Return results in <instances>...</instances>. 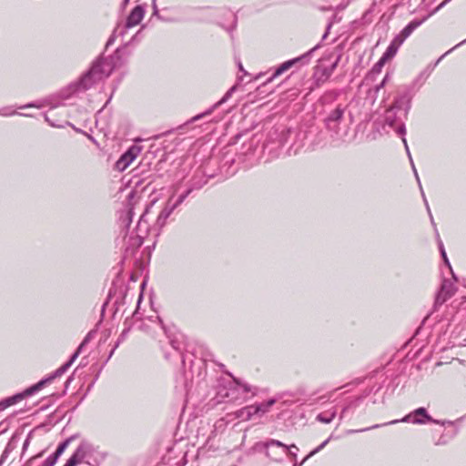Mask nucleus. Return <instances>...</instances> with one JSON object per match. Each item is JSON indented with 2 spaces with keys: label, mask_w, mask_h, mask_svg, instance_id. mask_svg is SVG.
I'll return each mask as SVG.
<instances>
[{
  "label": "nucleus",
  "mask_w": 466,
  "mask_h": 466,
  "mask_svg": "<svg viewBox=\"0 0 466 466\" xmlns=\"http://www.w3.org/2000/svg\"><path fill=\"white\" fill-rule=\"evenodd\" d=\"M128 56L129 54L126 53L125 48H118L109 57L99 56L76 83V91L88 90L107 78L114 69L121 67L127 62Z\"/></svg>",
  "instance_id": "nucleus-1"
},
{
  "label": "nucleus",
  "mask_w": 466,
  "mask_h": 466,
  "mask_svg": "<svg viewBox=\"0 0 466 466\" xmlns=\"http://www.w3.org/2000/svg\"><path fill=\"white\" fill-rule=\"evenodd\" d=\"M86 339L80 344L77 350L71 356L70 360L66 361L64 365H62L60 368H58L53 374H51L49 377L41 380L36 384L33 385L32 387L26 389L23 393L16 394L13 397L7 398L3 402L0 403L3 408L9 407L11 405L15 404L17 401L21 400L25 396H30L34 394L35 392L41 390L46 384L51 382L54 379L60 377L62 374H64L68 368L74 363V361L77 359L83 346L86 342Z\"/></svg>",
  "instance_id": "nucleus-2"
},
{
  "label": "nucleus",
  "mask_w": 466,
  "mask_h": 466,
  "mask_svg": "<svg viewBox=\"0 0 466 466\" xmlns=\"http://www.w3.org/2000/svg\"><path fill=\"white\" fill-rule=\"evenodd\" d=\"M97 453V448L93 443L83 440L64 466H77L81 463L96 466L98 464Z\"/></svg>",
  "instance_id": "nucleus-3"
},
{
  "label": "nucleus",
  "mask_w": 466,
  "mask_h": 466,
  "mask_svg": "<svg viewBox=\"0 0 466 466\" xmlns=\"http://www.w3.org/2000/svg\"><path fill=\"white\" fill-rule=\"evenodd\" d=\"M248 393H251L252 396H255L257 394V389L241 382L239 380L234 379V381L230 383L229 389L224 396L229 399L230 401H245L247 400L246 394Z\"/></svg>",
  "instance_id": "nucleus-4"
},
{
  "label": "nucleus",
  "mask_w": 466,
  "mask_h": 466,
  "mask_svg": "<svg viewBox=\"0 0 466 466\" xmlns=\"http://www.w3.org/2000/svg\"><path fill=\"white\" fill-rule=\"evenodd\" d=\"M410 422L413 424H425L427 422L441 423L439 420L432 419L423 407L414 410L412 412L404 416L401 420H394L384 425L396 424L398 422Z\"/></svg>",
  "instance_id": "nucleus-5"
},
{
  "label": "nucleus",
  "mask_w": 466,
  "mask_h": 466,
  "mask_svg": "<svg viewBox=\"0 0 466 466\" xmlns=\"http://www.w3.org/2000/svg\"><path fill=\"white\" fill-rule=\"evenodd\" d=\"M192 189H187L184 194L180 195L178 198L172 203V198L168 199V201L166 204V207L163 208V210L158 215L156 226L158 228H162L166 223L169 216L172 214V212L177 208L185 199L191 193Z\"/></svg>",
  "instance_id": "nucleus-6"
},
{
  "label": "nucleus",
  "mask_w": 466,
  "mask_h": 466,
  "mask_svg": "<svg viewBox=\"0 0 466 466\" xmlns=\"http://www.w3.org/2000/svg\"><path fill=\"white\" fill-rule=\"evenodd\" d=\"M142 147L137 145L131 146L127 152H125L120 158L116 162L115 168L118 171L126 170L129 165L136 159L141 153Z\"/></svg>",
  "instance_id": "nucleus-7"
},
{
  "label": "nucleus",
  "mask_w": 466,
  "mask_h": 466,
  "mask_svg": "<svg viewBox=\"0 0 466 466\" xmlns=\"http://www.w3.org/2000/svg\"><path fill=\"white\" fill-rule=\"evenodd\" d=\"M457 290L454 283L449 279H443L441 289L436 295L434 307L442 305L446 300L451 298Z\"/></svg>",
  "instance_id": "nucleus-8"
},
{
  "label": "nucleus",
  "mask_w": 466,
  "mask_h": 466,
  "mask_svg": "<svg viewBox=\"0 0 466 466\" xmlns=\"http://www.w3.org/2000/svg\"><path fill=\"white\" fill-rule=\"evenodd\" d=\"M319 46H320V45L318 44L313 48H311L309 51L303 54L302 56L284 62L275 70L274 74L272 75L271 77L268 78V82L272 81L275 77H277V76H280L281 74H283L284 72L288 71L289 68H291V66H293L295 64L299 63V61L308 59L313 52H315L317 49L319 48Z\"/></svg>",
  "instance_id": "nucleus-9"
},
{
  "label": "nucleus",
  "mask_w": 466,
  "mask_h": 466,
  "mask_svg": "<svg viewBox=\"0 0 466 466\" xmlns=\"http://www.w3.org/2000/svg\"><path fill=\"white\" fill-rule=\"evenodd\" d=\"M236 89H237V86H233L231 88H229L227 91V93L223 96V97L218 102L214 104L207 111L193 116L187 123H194V122L203 118L206 116L211 115L215 111V109H217L222 104L226 103L231 97L232 94L236 91Z\"/></svg>",
  "instance_id": "nucleus-10"
},
{
  "label": "nucleus",
  "mask_w": 466,
  "mask_h": 466,
  "mask_svg": "<svg viewBox=\"0 0 466 466\" xmlns=\"http://www.w3.org/2000/svg\"><path fill=\"white\" fill-rule=\"evenodd\" d=\"M145 15V9L141 5H137L127 16L125 28H131L137 25Z\"/></svg>",
  "instance_id": "nucleus-11"
},
{
  "label": "nucleus",
  "mask_w": 466,
  "mask_h": 466,
  "mask_svg": "<svg viewBox=\"0 0 466 466\" xmlns=\"http://www.w3.org/2000/svg\"><path fill=\"white\" fill-rule=\"evenodd\" d=\"M410 103H411V97L409 94H404L398 97L394 104L390 106L391 108H394L395 110H400L404 108V115L407 116L410 109Z\"/></svg>",
  "instance_id": "nucleus-12"
},
{
  "label": "nucleus",
  "mask_w": 466,
  "mask_h": 466,
  "mask_svg": "<svg viewBox=\"0 0 466 466\" xmlns=\"http://www.w3.org/2000/svg\"><path fill=\"white\" fill-rule=\"evenodd\" d=\"M396 122H397L396 110L391 107L388 108L385 112L384 125L382 126V129L386 133H388L389 131L385 130L386 126H388L389 127H390L396 131V129L398 128V127H395Z\"/></svg>",
  "instance_id": "nucleus-13"
},
{
  "label": "nucleus",
  "mask_w": 466,
  "mask_h": 466,
  "mask_svg": "<svg viewBox=\"0 0 466 466\" xmlns=\"http://www.w3.org/2000/svg\"><path fill=\"white\" fill-rule=\"evenodd\" d=\"M276 403L275 399H269L268 400L265 402H261L259 404H254L253 407V413L254 415H258L261 417L262 415L268 412L269 409Z\"/></svg>",
  "instance_id": "nucleus-14"
},
{
  "label": "nucleus",
  "mask_w": 466,
  "mask_h": 466,
  "mask_svg": "<svg viewBox=\"0 0 466 466\" xmlns=\"http://www.w3.org/2000/svg\"><path fill=\"white\" fill-rule=\"evenodd\" d=\"M427 19V16L423 17L422 19H415L411 22H410L401 31L400 35L407 39L411 33L419 27L425 20Z\"/></svg>",
  "instance_id": "nucleus-15"
},
{
  "label": "nucleus",
  "mask_w": 466,
  "mask_h": 466,
  "mask_svg": "<svg viewBox=\"0 0 466 466\" xmlns=\"http://www.w3.org/2000/svg\"><path fill=\"white\" fill-rule=\"evenodd\" d=\"M235 419H240L242 420H250L254 415L253 413V407L252 405L246 406L236 412L233 413Z\"/></svg>",
  "instance_id": "nucleus-16"
},
{
  "label": "nucleus",
  "mask_w": 466,
  "mask_h": 466,
  "mask_svg": "<svg viewBox=\"0 0 466 466\" xmlns=\"http://www.w3.org/2000/svg\"><path fill=\"white\" fill-rule=\"evenodd\" d=\"M396 133L401 137V139H402V142L404 144V147H405V150H406V153L408 155V157L410 159V162L413 161L412 160V157H411V155H410V149H409V147H408V143H407V140L405 138V135H406V127H405V124L403 122H401L399 126H398V128L396 129Z\"/></svg>",
  "instance_id": "nucleus-17"
},
{
  "label": "nucleus",
  "mask_w": 466,
  "mask_h": 466,
  "mask_svg": "<svg viewBox=\"0 0 466 466\" xmlns=\"http://www.w3.org/2000/svg\"><path fill=\"white\" fill-rule=\"evenodd\" d=\"M16 441L14 438H12L5 446L1 457H0V466L4 464L9 454L16 448Z\"/></svg>",
  "instance_id": "nucleus-18"
},
{
  "label": "nucleus",
  "mask_w": 466,
  "mask_h": 466,
  "mask_svg": "<svg viewBox=\"0 0 466 466\" xmlns=\"http://www.w3.org/2000/svg\"><path fill=\"white\" fill-rule=\"evenodd\" d=\"M76 438V435H72L66 439L63 442H61L56 451L53 453L54 456L58 460V458L63 454L68 445Z\"/></svg>",
  "instance_id": "nucleus-19"
},
{
  "label": "nucleus",
  "mask_w": 466,
  "mask_h": 466,
  "mask_svg": "<svg viewBox=\"0 0 466 466\" xmlns=\"http://www.w3.org/2000/svg\"><path fill=\"white\" fill-rule=\"evenodd\" d=\"M438 239V247H439V249H440V252H441V258L445 263V265L450 268L451 274H452V278L453 279L456 281L457 280V277L455 276V274L453 273L452 271V268H451V263L449 261V258L447 257V254H446V251H445V248H444V246H443V243L442 241L441 240V238H437Z\"/></svg>",
  "instance_id": "nucleus-20"
},
{
  "label": "nucleus",
  "mask_w": 466,
  "mask_h": 466,
  "mask_svg": "<svg viewBox=\"0 0 466 466\" xmlns=\"http://www.w3.org/2000/svg\"><path fill=\"white\" fill-rule=\"evenodd\" d=\"M372 390H373V388H370V390H365L361 394L351 398V409L353 407L360 406Z\"/></svg>",
  "instance_id": "nucleus-21"
},
{
  "label": "nucleus",
  "mask_w": 466,
  "mask_h": 466,
  "mask_svg": "<svg viewBox=\"0 0 466 466\" xmlns=\"http://www.w3.org/2000/svg\"><path fill=\"white\" fill-rule=\"evenodd\" d=\"M330 438L327 439L326 441H324L320 445H319L316 449H314L313 451H311L305 458L304 460L298 463V462H294L293 466H301L309 458L312 457L313 455H315L316 453H318L319 451H320L329 441Z\"/></svg>",
  "instance_id": "nucleus-22"
},
{
  "label": "nucleus",
  "mask_w": 466,
  "mask_h": 466,
  "mask_svg": "<svg viewBox=\"0 0 466 466\" xmlns=\"http://www.w3.org/2000/svg\"><path fill=\"white\" fill-rule=\"evenodd\" d=\"M270 446H278V447H281L283 449H295L296 451H299V448L295 444H291V445L288 446V445L282 443L281 441H279L278 440H274V439L268 440L265 443L266 448H268Z\"/></svg>",
  "instance_id": "nucleus-23"
},
{
  "label": "nucleus",
  "mask_w": 466,
  "mask_h": 466,
  "mask_svg": "<svg viewBox=\"0 0 466 466\" xmlns=\"http://www.w3.org/2000/svg\"><path fill=\"white\" fill-rule=\"evenodd\" d=\"M342 115H343V111L339 108H337L336 110H334L328 117L327 119V122H328V126L329 127H331V124L338 121L339 119H340L342 117Z\"/></svg>",
  "instance_id": "nucleus-24"
},
{
  "label": "nucleus",
  "mask_w": 466,
  "mask_h": 466,
  "mask_svg": "<svg viewBox=\"0 0 466 466\" xmlns=\"http://www.w3.org/2000/svg\"><path fill=\"white\" fill-rule=\"evenodd\" d=\"M399 47L394 46L393 44H390L384 54L381 57H383L386 61L391 59L398 52Z\"/></svg>",
  "instance_id": "nucleus-25"
},
{
  "label": "nucleus",
  "mask_w": 466,
  "mask_h": 466,
  "mask_svg": "<svg viewBox=\"0 0 466 466\" xmlns=\"http://www.w3.org/2000/svg\"><path fill=\"white\" fill-rule=\"evenodd\" d=\"M334 417H335L334 411L331 413L322 412L318 415L317 420L322 423H329L333 420Z\"/></svg>",
  "instance_id": "nucleus-26"
},
{
  "label": "nucleus",
  "mask_w": 466,
  "mask_h": 466,
  "mask_svg": "<svg viewBox=\"0 0 466 466\" xmlns=\"http://www.w3.org/2000/svg\"><path fill=\"white\" fill-rule=\"evenodd\" d=\"M133 214L134 213L132 208H128L127 210L125 211L124 215L121 216L122 222L123 224L126 225V227H128L130 225Z\"/></svg>",
  "instance_id": "nucleus-27"
},
{
  "label": "nucleus",
  "mask_w": 466,
  "mask_h": 466,
  "mask_svg": "<svg viewBox=\"0 0 466 466\" xmlns=\"http://www.w3.org/2000/svg\"><path fill=\"white\" fill-rule=\"evenodd\" d=\"M340 19H341V18H340V17H338V15H336V14L332 15V19H331V20L328 23V25H327L326 31H325V33H324V35H323V36H322V40L326 39V37L328 36V35H329V30H330V28H331L332 25H333L335 22H339V21H340Z\"/></svg>",
  "instance_id": "nucleus-28"
},
{
  "label": "nucleus",
  "mask_w": 466,
  "mask_h": 466,
  "mask_svg": "<svg viewBox=\"0 0 466 466\" xmlns=\"http://www.w3.org/2000/svg\"><path fill=\"white\" fill-rule=\"evenodd\" d=\"M385 63H386V60L383 57H380V59L374 65V66L371 70V73L379 74Z\"/></svg>",
  "instance_id": "nucleus-29"
},
{
  "label": "nucleus",
  "mask_w": 466,
  "mask_h": 466,
  "mask_svg": "<svg viewBox=\"0 0 466 466\" xmlns=\"http://www.w3.org/2000/svg\"><path fill=\"white\" fill-rule=\"evenodd\" d=\"M405 40L406 39L400 34H399L392 39L390 43L400 48Z\"/></svg>",
  "instance_id": "nucleus-30"
},
{
  "label": "nucleus",
  "mask_w": 466,
  "mask_h": 466,
  "mask_svg": "<svg viewBox=\"0 0 466 466\" xmlns=\"http://www.w3.org/2000/svg\"><path fill=\"white\" fill-rule=\"evenodd\" d=\"M57 461V459L53 454L46 459L41 466H54Z\"/></svg>",
  "instance_id": "nucleus-31"
},
{
  "label": "nucleus",
  "mask_w": 466,
  "mask_h": 466,
  "mask_svg": "<svg viewBox=\"0 0 466 466\" xmlns=\"http://www.w3.org/2000/svg\"><path fill=\"white\" fill-rule=\"evenodd\" d=\"M147 212H148V208H146L144 213L140 216L139 220L137 222L138 229H140L144 226V224L147 227L146 216H147Z\"/></svg>",
  "instance_id": "nucleus-32"
},
{
  "label": "nucleus",
  "mask_w": 466,
  "mask_h": 466,
  "mask_svg": "<svg viewBox=\"0 0 466 466\" xmlns=\"http://www.w3.org/2000/svg\"><path fill=\"white\" fill-rule=\"evenodd\" d=\"M410 166H411V168H412V170H413V173H414L415 178H416V180H417V182H418V185H420V179L419 174H418V172H417V169H416V167H415V165H414L413 161H411V162H410Z\"/></svg>",
  "instance_id": "nucleus-33"
},
{
  "label": "nucleus",
  "mask_w": 466,
  "mask_h": 466,
  "mask_svg": "<svg viewBox=\"0 0 466 466\" xmlns=\"http://www.w3.org/2000/svg\"><path fill=\"white\" fill-rule=\"evenodd\" d=\"M288 451L289 455L292 458V460L296 461L297 459V451L295 449H285Z\"/></svg>",
  "instance_id": "nucleus-34"
},
{
  "label": "nucleus",
  "mask_w": 466,
  "mask_h": 466,
  "mask_svg": "<svg viewBox=\"0 0 466 466\" xmlns=\"http://www.w3.org/2000/svg\"><path fill=\"white\" fill-rule=\"evenodd\" d=\"M429 217H430V219H431V223L432 227L434 228L436 237H437V238H439L440 235H439V232H438V229H437V227H436V223L434 222L432 214L431 213V215H429Z\"/></svg>",
  "instance_id": "nucleus-35"
},
{
  "label": "nucleus",
  "mask_w": 466,
  "mask_h": 466,
  "mask_svg": "<svg viewBox=\"0 0 466 466\" xmlns=\"http://www.w3.org/2000/svg\"><path fill=\"white\" fill-rule=\"evenodd\" d=\"M380 426V425L376 424V425H373V426L369 427V428H366V429H360V430H355V431H352V430H351V432H360V431H368V430H370V429L379 428Z\"/></svg>",
  "instance_id": "nucleus-36"
},
{
  "label": "nucleus",
  "mask_w": 466,
  "mask_h": 466,
  "mask_svg": "<svg viewBox=\"0 0 466 466\" xmlns=\"http://www.w3.org/2000/svg\"><path fill=\"white\" fill-rule=\"evenodd\" d=\"M372 403L373 404H378V403L383 404L384 403V396H381L379 399H377V398L372 399Z\"/></svg>",
  "instance_id": "nucleus-37"
},
{
  "label": "nucleus",
  "mask_w": 466,
  "mask_h": 466,
  "mask_svg": "<svg viewBox=\"0 0 466 466\" xmlns=\"http://www.w3.org/2000/svg\"><path fill=\"white\" fill-rule=\"evenodd\" d=\"M116 35V30L113 33V35L107 40L106 46H110L114 42Z\"/></svg>",
  "instance_id": "nucleus-38"
},
{
  "label": "nucleus",
  "mask_w": 466,
  "mask_h": 466,
  "mask_svg": "<svg viewBox=\"0 0 466 466\" xmlns=\"http://www.w3.org/2000/svg\"><path fill=\"white\" fill-rule=\"evenodd\" d=\"M363 381V379L361 378H356L354 380H351V385H359Z\"/></svg>",
  "instance_id": "nucleus-39"
},
{
  "label": "nucleus",
  "mask_w": 466,
  "mask_h": 466,
  "mask_svg": "<svg viewBox=\"0 0 466 466\" xmlns=\"http://www.w3.org/2000/svg\"><path fill=\"white\" fill-rule=\"evenodd\" d=\"M29 107H37V106L35 103H29V104L20 106L19 108H29Z\"/></svg>",
  "instance_id": "nucleus-40"
},
{
  "label": "nucleus",
  "mask_w": 466,
  "mask_h": 466,
  "mask_svg": "<svg viewBox=\"0 0 466 466\" xmlns=\"http://www.w3.org/2000/svg\"><path fill=\"white\" fill-rule=\"evenodd\" d=\"M286 133H289V130H287V131L282 130V132H281V139H280V141H279V146H283V145H284V140H283L282 137H284V135H285Z\"/></svg>",
  "instance_id": "nucleus-41"
},
{
  "label": "nucleus",
  "mask_w": 466,
  "mask_h": 466,
  "mask_svg": "<svg viewBox=\"0 0 466 466\" xmlns=\"http://www.w3.org/2000/svg\"><path fill=\"white\" fill-rule=\"evenodd\" d=\"M419 187H420V193H421V197H422V199L423 201L427 200L426 197H425V194H424V191L422 189V186L421 184L419 185Z\"/></svg>",
  "instance_id": "nucleus-42"
},
{
  "label": "nucleus",
  "mask_w": 466,
  "mask_h": 466,
  "mask_svg": "<svg viewBox=\"0 0 466 466\" xmlns=\"http://www.w3.org/2000/svg\"><path fill=\"white\" fill-rule=\"evenodd\" d=\"M424 204H425V207H426V209H427V212H428V215H431V208H430V206H429V203H428V200H425L423 201Z\"/></svg>",
  "instance_id": "nucleus-43"
},
{
  "label": "nucleus",
  "mask_w": 466,
  "mask_h": 466,
  "mask_svg": "<svg viewBox=\"0 0 466 466\" xmlns=\"http://www.w3.org/2000/svg\"><path fill=\"white\" fill-rule=\"evenodd\" d=\"M0 114H1V115H3V116H13V115H15V111H12V112H3V113H1V112H0Z\"/></svg>",
  "instance_id": "nucleus-44"
},
{
  "label": "nucleus",
  "mask_w": 466,
  "mask_h": 466,
  "mask_svg": "<svg viewBox=\"0 0 466 466\" xmlns=\"http://www.w3.org/2000/svg\"><path fill=\"white\" fill-rule=\"evenodd\" d=\"M387 78H388V76H386L384 77V79H383V81L380 83V85L377 86V89H379V88H380L381 86H383V85L385 84V82H386Z\"/></svg>",
  "instance_id": "nucleus-45"
},
{
  "label": "nucleus",
  "mask_w": 466,
  "mask_h": 466,
  "mask_svg": "<svg viewBox=\"0 0 466 466\" xmlns=\"http://www.w3.org/2000/svg\"><path fill=\"white\" fill-rule=\"evenodd\" d=\"M238 69L246 74V72H245V70L243 68V66H242L240 61L238 63Z\"/></svg>",
  "instance_id": "nucleus-46"
},
{
  "label": "nucleus",
  "mask_w": 466,
  "mask_h": 466,
  "mask_svg": "<svg viewBox=\"0 0 466 466\" xmlns=\"http://www.w3.org/2000/svg\"><path fill=\"white\" fill-rule=\"evenodd\" d=\"M28 444H29V438H27V439L25 441V442H24V446H23L24 450H25V449H26V447L28 446Z\"/></svg>",
  "instance_id": "nucleus-47"
},
{
  "label": "nucleus",
  "mask_w": 466,
  "mask_h": 466,
  "mask_svg": "<svg viewBox=\"0 0 466 466\" xmlns=\"http://www.w3.org/2000/svg\"><path fill=\"white\" fill-rule=\"evenodd\" d=\"M381 388H382V386H381V385H380V386H379V387L374 390V396H376V395L379 393V391L381 390Z\"/></svg>",
  "instance_id": "nucleus-48"
},
{
  "label": "nucleus",
  "mask_w": 466,
  "mask_h": 466,
  "mask_svg": "<svg viewBox=\"0 0 466 466\" xmlns=\"http://www.w3.org/2000/svg\"><path fill=\"white\" fill-rule=\"evenodd\" d=\"M464 43H466V39L461 41V43H459L457 46H455L451 50H453L455 47L457 46H460L461 45H463Z\"/></svg>",
  "instance_id": "nucleus-49"
},
{
  "label": "nucleus",
  "mask_w": 466,
  "mask_h": 466,
  "mask_svg": "<svg viewBox=\"0 0 466 466\" xmlns=\"http://www.w3.org/2000/svg\"><path fill=\"white\" fill-rule=\"evenodd\" d=\"M342 59H343V56H338V59H337V62L335 63V65H336L337 63H339V61H341Z\"/></svg>",
  "instance_id": "nucleus-50"
},
{
  "label": "nucleus",
  "mask_w": 466,
  "mask_h": 466,
  "mask_svg": "<svg viewBox=\"0 0 466 466\" xmlns=\"http://www.w3.org/2000/svg\"><path fill=\"white\" fill-rule=\"evenodd\" d=\"M444 56H445V55H443L442 56H441V57L436 61L435 66H436L437 64H439L440 60H441Z\"/></svg>",
  "instance_id": "nucleus-51"
},
{
  "label": "nucleus",
  "mask_w": 466,
  "mask_h": 466,
  "mask_svg": "<svg viewBox=\"0 0 466 466\" xmlns=\"http://www.w3.org/2000/svg\"><path fill=\"white\" fill-rule=\"evenodd\" d=\"M135 141L136 142H139V141H142V139L141 138H137V139H135Z\"/></svg>",
  "instance_id": "nucleus-52"
},
{
  "label": "nucleus",
  "mask_w": 466,
  "mask_h": 466,
  "mask_svg": "<svg viewBox=\"0 0 466 466\" xmlns=\"http://www.w3.org/2000/svg\"><path fill=\"white\" fill-rule=\"evenodd\" d=\"M22 116H29V115L27 114H21Z\"/></svg>",
  "instance_id": "nucleus-53"
},
{
  "label": "nucleus",
  "mask_w": 466,
  "mask_h": 466,
  "mask_svg": "<svg viewBox=\"0 0 466 466\" xmlns=\"http://www.w3.org/2000/svg\"><path fill=\"white\" fill-rule=\"evenodd\" d=\"M356 45V42H353V44H351V48L353 47V46Z\"/></svg>",
  "instance_id": "nucleus-54"
}]
</instances>
